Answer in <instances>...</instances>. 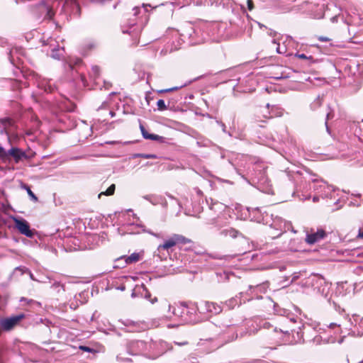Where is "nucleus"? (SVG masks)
Wrapping results in <instances>:
<instances>
[{
    "label": "nucleus",
    "mask_w": 363,
    "mask_h": 363,
    "mask_svg": "<svg viewBox=\"0 0 363 363\" xmlns=\"http://www.w3.org/2000/svg\"><path fill=\"white\" fill-rule=\"evenodd\" d=\"M79 349L81 350L85 351V352H91L92 350L90 347H86V346H80Z\"/></svg>",
    "instance_id": "nucleus-32"
},
{
    "label": "nucleus",
    "mask_w": 363,
    "mask_h": 363,
    "mask_svg": "<svg viewBox=\"0 0 363 363\" xmlns=\"http://www.w3.org/2000/svg\"><path fill=\"white\" fill-rule=\"evenodd\" d=\"M174 343L177 345H179V346H182V345H186L188 344L187 342H174Z\"/></svg>",
    "instance_id": "nucleus-39"
},
{
    "label": "nucleus",
    "mask_w": 363,
    "mask_h": 363,
    "mask_svg": "<svg viewBox=\"0 0 363 363\" xmlns=\"http://www.w3.org/2000/svg\"><path fill=\"white\" fill-rule=\"evenodd\" d=\"M7 137H8V139L10 140H11L10 136L9 135H7Z\"/></svg>",
    "instance_id": "nucleus-60"
},
{
    "label": "nucleus",
    "mask_w": 363,
    "mask_h": 363,
    "mask_svg": "<svg viewBox=\"0 0 363 363\" xmlns=\"http://www.w3.org/2000/svg\"><path fill=\"white\" fill-rule=\"evenodd\" d=\"M108 106V103L106 101H104L102 103L101 106L100 107L98 108L97 110H100V109H102V108H106Z\"/></svg>",
    "instance_id": "nucleus-34"
},
{
    "label": "nucleus",
    "mask_w": 363,
    "mask_h": 363,
    "mask_svg": "<svg viewBox=\"0 0 363 363\" xmlns=\"http://www.w3.org/2000/svg\"><path fill=\"white\" fill-rule=\"evenodd\" d=\"M115 189H116V186L115 184H111L107 189L106 191H102L101 192L98 197L100 199L101 196L102 195H106V196H111L114 194V191H115Z\"/></svg>",
    "instance_id": "nucleus-15"
},
{
    "label": "nucleus",
    "mask_w": 363,
    "mask_h": 363,
    "mask_svg": "<svg viewBox=\"0 0 363 363\" xmlns=\"http://www.w3.org/2000/svg\"><path fill=\"white\" fill-rule=\"evenodd\" d=\"M133 11H134V15H137L138 13H139L140 12V9L138 7H135L133 9Z\"/></svg>",
    "instance_id": "nucleus-38"
},
{
    "label": "nucleus",
    "mask_w": 363,
    "mask_h": 363,
    "mask_svg": "<svg viewBox=\"0 0 363 363\" xmlns=\"http://www.w3.org/2000/svg\"><path fill=\"white\" fill-rule=\"evenodd\" d=\"M268 289V284L267 282L262 283V284L257 285L255 287L253 288V291H251L252 293H255L260 291L261 293L265 294Z\"/></svg>",
    "instance_id": "nucleus-13"
},
{
    "label": "nucleus",
    "mask_w": 363,
    "mask_h": 363,
    "mask_svg": "<svg viewBox=\"0 0 363 363\" xmlns=\"http://www.w3.org/2000/svg\"><path fill=\"white\" fill-rule=\"evenodd\" d=\"M81 79H82V82L84 83V85H85L86 79H85L84 76L81 75Z\"/></svg>",
    "instance_id": "nucleus-46"
},
{
    "label": "nucleus",
    "mask_w": 363,
    "mask_h": 363,
    "mask_svg": "<svg viewBox=\"0 0 363 363\" xmlns=\"http://www.w3.org/2000/svg\"><path fill=\"white\" fill-rule=\"evenodd\" d=\"M318 200H319V195H318V196H315L313 197V201L314 202H316V201H318Z\"/></svg>",
    "instance_id": "nucleus-45"
},
{
    "label": "nucleus",
    "mask_w": 363,
    "mask_h": 363,
    "mask_svg": "<svg viewBox=\"0 0 363 363\" xmlns=\"http://www.w3.org/2000/svg\"><path fill=\"white\" fill-rule=\"evenodd\" d=\"M330 21L333 22V23H335L337 21V16H333L331 18H330Z\"/></svg>",
    "instance_id": "nucleus-40"
},
{
    "label": "nucleus",
    "mask_w": 363,
    "mask_h": 363,
    "mask_svg": "<svg viewBox=\"0 0 363 363\" xmlns=\"http://www.w3.org/2000/svg\"><path fill=\"white\" fill-rule=\"evenodd\" d=\"M33 134V132L31 130H28L26 131V135H32Z\"/></svg>",
    "instance_id": "nucleus-42"
},
{
    "label": "nucleus",
    "mask_w": 363,
    "mask_h": 363,
    "mask_svg": "<svg viewBox=\"0 0 363 363\" xmlns=\"http://www.w3.org/2000/svg\"><path fill=\"white\" fill-rule=\"evenodd\" d=\"M80 63H82V60L80 59H78L75 62L76 65H79Z\"/></svg>",
    "instance_id": "nucleus-49"
},
{
    "label": "nucleus",
    "mask_w": 363,
    "mask_h": 363,
    "mask_svg": "<svg viewBox=\"0 0 363 363\" xmlns=\"http://www.w3.org/2000/svg\"><path fill=\"white\" fill-rule=\"evenodd\" d=\"M122 323L129 328L130 332H140L145 330L146 328V324L143 322H135L130 320H126L123 321Z\"/></svg>",
    "instance_id": "nucleus-8"
},
{
    "label": "nucleus",
    "mask_w": 363,
    "mask_h": 363,
    "mask_svg": "<svg viewBox=\"0 0 363 363\" xmlns=\"http://www.w3.org/2000/svg\"><path fill=\"white\" fill-rule=\"evenodd\" d=\"M247 8L250 9V0H246Z\"/></svg>",
    "instance_id": "nucleus-51"
},
{
    "label": "nucleus",
    "mask_w": 363,
    "mask_h": 363,
    "mask_svg": "<svg viewBox=\"0 0 363 363\" xmlns=\"http://www.w3.org/2000/svg\"><path fill=\"white\" fill-rule=\"evenodd\" d=\"M149 233H150V232H149ZM151 234H152V235H154V236H155V237H159V235H158L157 234L152 233H151Z\"/></svg>",
    "instance_id": "nucleus-54"
},
{
    "label": "nucleus",
    "mask_w": 363,
    "mask_h": 363,
    "mask_svg": "<svg viewBox=\"0 0 363 363\" xmlns=\"http://www.w3.org/2000/svg\"><path fill=\"white\" fill-rule=\"evenodd\" d=\"M320 337L319 336H315L313 339V342H316L317 344L320 342Z\"/></svg>",
    "instance_id": "nucleus-37"
},
{
    "label": "nucleus",
    "mask_w": 363,
    "mask_h": 363,
    "mask_svg": "<svg viewBox=\"0 0 363 363\" xmlns=\"http://www.w3.org/2000/svg\"><path fill=\"white\" fill-rule=\"evenodd\" d=\"M11 156L15 162L18 163L21 160L27 158V155L24 151L18 147H12L8 151V157Z\"/></svg>",
    "instance_id": "nucleus-10"
},
{
    "label": "nucleus",
    "mask_w": 363,
    "mask_h": 363,
    "mask_svg": "<svg viewBox=\"0 0 363 363\" xmlns=\"http://www.w3.org/2000/svg\"><path fill=\"white\" fill-rule=\"evenodd\" d=\"M108 113L111 116V117H113L115 116V112L113 111H110Z\"/></svg>",
    "instance_id": "nucleus-47"
},
{
    "label": "nucleus",
    "mask_w": 363,
    "mask_h": 363,
    "mask_svg": "<svg viewBox=\"0 0 363 363\" xmlns=\"http://www.w3.org/2000/svg\"><path fill=\"white\" fill-rule=\"evenodd\" d=\"M256 23L259 25V26L260 28L262 26V25H261V24H260V23H258V22H256Z\"/></svg>",
    "instance_id": "nucleus-56"
},
{
    "label": "nucleus",
    "mask_w": 363,
    "mask_h": 363,
    "mask_svg": "<svg viewBox=\"0 0 363 363\" xmlns=\"http://www.w3.org/2000/svg\"><path fill=\"white\" fill-rule=\"evenodd\" d=\"M142 254L139 252H133L130 256H121V257L118 258L116 262H119L122 260H124V264L122 266L118 265L116 267H124L127 264H130L133 263L138 262L142 259Z\"/></svg>",
    "instance_id": "nucleus-7"
},
{
    "label": "nucleus",
    "mask_w": 363,
    "mask_h": 363,
    "mask_svg": "<svg viewBox=\"0 0 363 363\" xmlns=\"http://www.w3.org/2000/svg\"><path fill=\"white\" fill-rule=\"evenodd\" d=\"M100 73V69L98 66H93L91 68V71L89 74L90 77L92 78L94 80H96L99 78Z\"/></svg>",
    "instance_id": "nucleus-14"
},
{
    "label": "nucleus",
    "mask_w": 363,
    "mask_h": 363,
    "mask_svg": "<svg viewBox=\"0 0 363 363\" xmlns=\"http://www.w3.org/2000/svg\"><path fill=\"white\" fill-rule=\"evenodd\" d=\"M140 128L142 135L145 139L156 140V141H162L163 140V138L162 136H160V135H155V134L149 133L145 130V128L143 127V125H140Z\"/></svg>",
    "instance_id": "nucleus-12"
},
{
    "label": "nucleus",
    "mask_w": 363,
    "mask_h": 363,
    "mask_svg": "<svg viewBox=\"0 0 363 363\" xmlns=\"http://www.w3.org/2000/svg\"><path fill=\"white\" fill-rule=\"evenodd\" d=\"M15 227L23 235L32 238L33 232L30 229L28 223L24 219L14 218Z\"/></svg>",
    "instance_id": "nucleus-5"
},
{
    "label": "nucleus",
    "mask_w": 363,
    "mask_h": 363,
    "mask_svg": "<svg viewBox=\"0 0 363 363\" xmlns=\"http://www.w3.org/2000/svg\"><path fill=\"white\" fill-rule=\"evenodd\" d=\"M358 237L363 239V228L359 229Z\"/></svg>",
    "instance_id": "nucleus-41"
},
{
    "label": "nucleus",
    "mask_w": 363,
    "mask_h": 363,
    "mask_svg": "<svg viewBox=\"0 0 363 363\" xmlns=\"http://www.w3.org/2000/svg\"><path fill=\"white\" fill-rule=\"evenodd\" d=\"M197 310V306L194 304H191V306H188L186 303L181 304L180 307H178L177 309H175L174 313L178 314V313H180V315L182 317L184 316V315H192L196 312Z\"/></svg>",
    "instance_id": "nucleus-9"
},
{
    "label": "nucleus",
    "mask_w": 363,
    "mask_h": 363,
    "mask_svg": "<svg viewBox=\"0 0 363 363\" xmlns=\"http://www.w3.org/2000/svg\"><path fill=\"white\" fill-rule=\"evenodd\" d=\"M335 326H340V325H338V324H337L335 323H330L329 325V327L331 328H334Z\"/></svg>",
    "instance_id": "nucleus-43"
},
{
    "label": "nucleus",
    "mask_w": 363,
    "mask_h": 363,
    "mask_svg": "<svg viewBox=\"0 0 363 363\" xmlns=\"http://www.w3.org/2000/svg\"><path fill=\"white\" fill-rule=\"evenodd\" d=\"M269 104H267L266 107L264 108V109L262 111V116L264 118H272L273 116L271 115V113L269 111Z\"/></svg>",
    "instance_id": "nucleus-20"
},
{
    "label": "nucleus",
    "mask_w": 363,
    "mask_h": 363,
    "mask_svg": "<svg viewBox=\"0 0 363 363\" xmlns=\"http://www.w3.org/2000/svg\"><path fill=\"white\" fill-rule=\"evenodd\" d=\"M213 3H212V4L215 3L216 5H218V4H220V3H221V1H222V0H213Z\"/></svg>",
    "instance_id": "nucleus-44"
},
{
    "label": "nucleus",
    "mask_w": 363,
    "mask_h": 363,
    "mask_svg": "<svg viewBox=\"0 0 363 363\" xmlns=\"http://www.w3.org/2000/svg\"><path fill=\"white\" fill-rule=\"evenodd\" d=\"M25 318L23 313H20L7 318H4L0 320V325L5 331L12 330L18 323Z\"/></svg>",
    "instance_id": "nucleus-3"
},
{
    "label": "nucleus",
    "mask_w": 363,
    "mask_h": 363,
    "mask_svg": "<svg viewBox=\"0 0 363 363\" xmlns=\"http://www.w3.org/2000/svg\"><path fill=\"white\" fill-rule=\"evenodd\" d=\"M135 25V23H133L130 26V28L128 30H123V33H128L129 34H133L135 32V29L131 30V27Z\"/></svg>",
    "instance_id": "nucleus-30"
},
{
    "label": "nucleus",
    "mask_w": 363,
    "mask_h": 363,
    "mask_svg": "<svg viewBox=\"0 0 363 363\" xmlns=\"http://www.w3.org/2000/svg\"><path fill=\"white\" fill-rule=\"evenodd\" d=\"M253 183L256 184L255 187L258 190L266 194H273L270 182L267 176L265 175L264 169L259 172V176L257 178V182H255L254 179Z\"/></svg>",
    "instance_id": "nucleus-2"
},
{
    "label": "nucleus",
    "mask_w": 363,
    "mask_h": 363,
    "mask_svg": "<svg viewBox=\"0 0 363 363\" xmlns=\"http://www.w3.org/2000/svg\"><path fill=\"white\" fill-rule=\"evenodd\" d=\"M272 43H273L274 44H275V45H277V47L276 50H277V52L278 53H279V54H284V53H285V52H286V48H285L284 47H281V46H280V45H279V43H277L276 39H274V40H273V41H272Z\"/></svg>",
    "instance_id": "nucleus-23"
},
{
    "label": "nucleus",
    "mask_w": 363,
    "mask_h": 363,
    "mask_svg": "<svg viewBox=\"0 0 363 363\" xmlns=\"http://www.w3.org/2000/svg\"><path fill=\"white\" fill-rule=\"evenodd\" d=\"M40 86L46 92H52L53 90V87L50 83H48V84H44L43 83H42Z\"/></svg>",
    "instance_id": "nucleus-24"
},
{
    "label": "nucleus",
    "mask_w": 363,
    "mask_h": 363,
    "mask_svg": "<svg viewBox=\"0 0 363 363\" xmlns=\"http://www.w3.org/2000/svg\"><path fill=\"white\" fill-rule=\"evenodd\" d=\"M238 233V231L234 229L224 230L222 231V234H224L225 235H229L233 238L237 237Z\"/></svg>",
    "instance_id": "nucleus-19"
},
{
    "label": "nucleus",
    "mask_w": 363,
    "mask_h": 363,
    "mask_svg": "<svg viewBox=\"0 0 363 363\" xmlns=\"http://www.w3.org/2000/svg\"><path fill=\"white\" fill-rule=\"evenodd\" d=\"M250 8H251V10L253 9V4L252 2L251 1V6H250Z\"/></svg>",
    "instance_id": "nucleus-55"
},
{
    "label": "nucleus",
    "mask_w": 363,
    "mask_h": 363,
    "mask_svg": "<svg viewBox=\"0 0 363 363\" xmlns=\"http://www.w3.org/2000/svg\"><path fill=\"white\" fill-rule=\"evenodd\" d=\"M26 189H27V192H28V195L30 196L31 199L33 200L34 201H37L38 198L34 194V193L30 190V189L29 187H27Z\"/></svg>",
    "instance_id": "nucleus-26"
},
{
    "label": "nucleus",
    "mask_w": 363,
    "mask_h": 363,
    "mask_svg": "<svg viewBox=\"0 0 363 363\" xmlns=\"http://www.w3.org/2000/svg\"><path fill=\"white\" fill-rule=\"evenodd\" d=\"M151 303H155V302L157 301V298H154L153 299L150 300Z\"/></svg>",
    "instance_id": "nucleus-48"
},
{
    "label": "nucleus",
    "mask_w": 363,
    "mask_h": 363,
    "mask_svg": "<svg viewBox=\"0 0 363 363\" xmlns=\"http://www.w3.org/2000/svg\"><path fill=\"white\" fill-rule=\"evenodd\" d=\"M63 55V50L53 49L51 52V57L54 59L59 60Z\"/></svg>",
    "instance_id": "nucleus-17"
},
{
    "label": "nucleus",
    "mask_w": 363,
    "mask_h": 363,
    "mask_svg": "<svg viewBox=\"0 0 363 363\" xmlns=\"http://www.w3.org/2000/svg\"><path fill=\"white\" fill-rule=\"evenodd\" d=\"M42 8L44 11H46V17L51 18L54 16L55 13L53 11L52 9L50 8V6L45 5V4H43Z\"/></svg>",
    "instance_id": "nucleus-16"
},
{
    "label": "nucleus",
    "mask_w": 363,
    "mask_h": 363,
    "mask_svg": "<svg viewBox=\"0 0 363 363\" xmlns=\"http://www.w3.org/2000/svg\"><path fill=\"white\" fill-rule=\"evenodd\" d=\"M157 108L160 111H164L167 109V106L165 104V102L162 99H160L157 102Z\"/></svg>",
    "instance_id": "nucleus-22"
},
{
    "label": "nucleus",
    "mask_w": 363,
    "mask_h": 363,
    "mask_svg": "<svg viewBox=\"0 0 363 363\" xmlns=\"http://www.w3.org/2000/svg\"><path fill=\"white\" fill-rule=\"evenodd\" d=\"M257 118V120H261L260 117L259 116H256Z\"/></svg>",
    "instance_id": "nucleus-58"
},
{
    "label": "nucleus",
    "mask_w": 363,
    "mask_h": 363,
    "mask_svg": "<svg viewBox=\"0 0 363 363\" xmlns=\"http://www.w3.org/2000/svg\"><path fill=\"white\" fill-rule=\"evenodd\" d=\"M269 35H272L273 37H274V36L277 35V33H276V32H272V31H271V32H270V33H269Z\"/></svg>",
    "instance_id": "nucleus-50"
},
{
    "label": "nucleus",
    "mask_w": 363,
    "mask_h": 363,
    "mask_svg": "<svg viewBox=\"0 0 363 363\" xmlns=\"http://www.w3.org/2000/svg\"><path fill=\"white\" fill-rule=\"evenodd\" d=\"M178 89V87H173V88H171V89H165V90H162V92H169V91H174V90H177Z\"/></svg>",
    "instance_id": "nucleus-35"
},
{
    "label": "nucleus",
    "mask_w": 363,
    "mask_h": 363,
    "mask_svg": "<svg viewBox=\"0 0 363 363\" xmlns=\"http://www.w3.org/2000/svg\"><path fill=\"white\" fill-rule=\"evenodd\" d=\"M238 304V301L236 298H230L225 303V305L229 308H233Z\"/></svg>",
    "instance_id": "nucleus-21"
},
{
    "label": "nucleus",
    "mask_w": 363,
    "mask_h": 363,
    "mask_svg": "<svg viewBox=\"0 0 363 363\" xmlns=\"http://www.w3.org/2000/svg\"><path fill=\"white\" fill-rule=\"evenodd\" d=\"M318 40L321 42H328L329 40V38L327 37L320 36L318 38Z\"/></svg>",
    "instance_id": "nucleus-33"
},
{
    "label": "nucleus",
    "mask_w": 363,
    "mask_h": 363,
    "mask_svg": "<svg viewBox=\"0 0 363 363\" xmlns=\"http://www.w3.org/2000/svg\"><path fill=\"white\" fill-rule=\"evenodd\" d=\"M313 189L320 196L325 198L330 196L334 191L333 186L327 184L325 182H316L313 185Z\"/></svg>",
    "instance_id": "nucleus-4"
},
{
    "label": "nucleus",
    "mask_w": 363,
    "mask_h": 363,
    "mask_svg": "<svg viewBox=\"0 0 363 363\" xmlns=\"http://www.w3.org/2000/svg\"><path fill=\"white\" fill-rule=\"evenodd\" d=\"M26 298H21V301H26Z\"/></svg>",
    "instance_id": "nucleus-57"
},
{
    "label": "nucleus",
    "mask_w": 363,
    "mask_h": 363,
    "mask_svg": "<svg viewBox=\"0 0 363 363\" xmlns=\"http://www.w3.org/2000/svg\"><path fill=\"white\" fill-rule=\"evenodd\" d=\"M191 240L182 235L174 234L164 242L158 246L157 250H168L169 248L174 247L179 244L185 245L190 243Z\"/></svg>",
    "instance_id": "nucleus-1"
},
{
    "label": "nucleus",
    "mask_w": 363,
    "mask_h": 363,
    "mask_svg": "<svg viewBox=\"0 0 363 363\" xmlns=\"http://www.w3.org/2000/svg\"><path fill=\"white\" fill-rule=\"evenodd\" d=\"M59 285H60V284H59L58 282H55V283H54V284H53V285H52V286H55V287H57V286H58Z\"/></svg>",
    "instance_id": "nucleus-52"
},
{
    "label": "nucleus",
    "mask_w": 363,
    "mask_h": 363,
    "mask_svg": "<svg viewBox=\"0 0 363 363\" xmlns=\"http://www.w3.org/2000/svg\"><path fill=\"white\" fill-rule=\"evenodd\" d=\"M315 277L317 279V284H322L323 282H325L323 277H322L321 276H316Z\"/></svg>",
    "instance_id": "nucleus-31"
},
{
    "label": "nucleus",
    "mask_w": 363,
    "mask_h": 363,
    "mask_svg": "<svg viewBox=\"0 0 363 363\" xmlns=\"http://www.w3.org/2000/svg\"><path fill=\"white\" fill-rule=\"evenodd\" d=\"M326 233L323 229H318L316 232L311 230L306 234V242L309 245H313L323 239Z\"/></svg>",
    "instance_id": "nucleus-6"
},
{
    "label": "nucleus",
    "mask_w": 363,
    "mask_h": 363,
    "mask_svg": "<svg viewBox=\"0 0 363 363\" xmlns=\"http://www.w3.org/2000/svg\"><path fill=\"white\" fill-rule=\"evenodd\" d=\"M133 217L137 220H139V218L137 217V216L135 214H133Z\"/></svg>",
    "instance_id": "nucleus-53"
},
{
    "label": "nucleus",
    "mask_w": 363,
    "mask_h": 363,
    "mask_svg": "<svg viewBox=\"0 0 363 363\" xmlns=\"http://www.w3.org/2000/svg\"><path fill=\"white\" fill-rule=\"evenodd\" d=\"M322 104V98H320V96H318L313 102L311 104V108L313 110L317 109L318 107L321 106Z\"/></svg>",
    "instance_id": "nucleus-18"
},
{
    "label": "nucleus",
    "mask_w": 363,
    "mask_h": 363,
    "mask_svg": "<svg viewBox=\"0 0 363 363\" xmlns=\"http://www.w3.org/2000/svg\"><path fill=\"white\" fill-rule=\"evenodd\" d=\"M150 296V294L146 295V298H149Z\"/></svg>",
    "instance_id": "nucleus-59"
},
{
    "label": "nucleus",
    "mask_w": 363,
    "mask_h": 363,
    "mask_svg": "<svg viewBox=\"0 0 363 363\" xmlns=\"http://www.w3.org/2000/svg\"><path fill=\"white\" fill-rule=\"evenodd\" d=\"M141 157L145 159H155L157 157L155 155L152 154H143L141 155Z\"/></svg>",
    "instance_id": "nucleus-28"
},
{
    "label": "nucleus",
    "mask_w": 363,
    "mask_h": 363,
    "mask_svg": "<svg viewBox=\"0 0 363 363\" xmlns=\"http://www.w3.org/2000/svg\"><path fill=\"white\" fill-rule=\"evenodd\" d=\"M0 157L2 159H6L8 157V152H6L2 147H0Z\"/></svg>",
    "instance_id": "nucleus-25"
},
{
    "label": "nucleus",
    "mask_w": 363,
    "mask_h": 363,
    "mask_svg": "<svg viewBox=\"0 0 363 363\" xmlns=\"http://www.w3.org/2000/svg\"><path fill=\"white\" fill-rule=\"evenodd\" d=\"M295 57L299 58V59H302V60H312V57L311 56H306L305 54H300V53H296L295 55Z\"/></svg>",
    "instance_id": "nucleus-27"
},
{
    "label": "nucleus",
    "mask_w": 363,
    "mask_h": 363,
    "mask_svg": "<svg viewBox=\"0 0 363 363\" xmlns=\"http://www.w3.org/2000/svg\"><path fill=\"white\" fill-rule=\"evenodd\" d=\"M57 3L58 4H62V7L65 6V5L67 3V0H57Z\"/></svg>",
    "instance_id": "nucleus-36"
},
{
    "label": "nucleus",
    "mask_w": 363,
    "mask_h": 363,
    "mask_svg": "<svg viewBox=\"0 0 363 363\" xmlns=\"http://www.w3.org/2000/svg\"><path fill=\"white\" fill-rule=\"evenodd\" d=\"M104 0H102V2H104Z\"/></svg>",
    "instance_id": "nucleus-61"
},
{
    "label": "nucleus",
    "mask_w": 363,
    "mask_h": 363,
    "mask_svg": "<svg viewBox=\"0 0 363 363\" xmlns=\"http://www.w3.org/2000/svg\"><path fill=\"white\" fill-rule=\"evenodd\" d=\"M204 307L206 311L214 315L220 313L223 310V306L214 302L205 301Z\"/></svg>",
    "instance_id": "nucleus-11"
},
{
    "label": "nucleus",
    "mask_w": 363,
    "mask_h": 363,
    "mask_svg": "<svg viewBox=\"0 0 363 363\" xmlns=\"http://www.w3.org/2000/svg\"><path fill=\"white\" fill-rule=\"evenodd\" d=\"M333 118V115H332V113L331 111H329L327 113V115H326V121H325V125H326V128H327V131L328 132L329 131V128L328 127V121Z\"/></svg>",
    "instance_id": "nucleus-29"
}]
</instances>
